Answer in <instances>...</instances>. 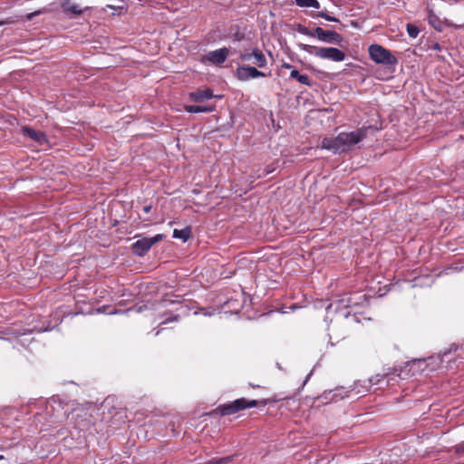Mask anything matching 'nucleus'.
Returning a JSON list of instances; mask_svg holds the SVG:
<instances>
[{"mask_svg": "<svg viewBox=\"0 0 464 464\" xmlns=\"http://www.w3.org/2000/svg\"><path fill=\"white\" fill-rule=\"evenodd\" d=\"M368 128H360L350 132H341L343 153L348 152L354 145L362 141L367 135Z\"/></svg>", "mask_w": 464, "mask_h": 464, "instance_id": "6", "label": "nucleus"}, {"mask_svg": "<svg viewBox=\"0 0 464 464\" xmlns=\"http://www.w3.org/2000/svg\"><path fill=\"white\" fill-rule=\"evenodd\" d=\"M428 365L425 359H414L407 363V366H410V371L412 372V375L426 372Z\"/></svg>", "mask_w": 464, "mask_h": 464, "instance_id": "17", "label": "nucleus"}, {"mask_svg": "<svg viewBox=\"0 0 464 464\" xmlns=\"http://www.w3.org/2000/svg\"><path fill=\"white\" fill-rule=\"evenodd\" d=\"M290 77L292 79H295L297 82L306 86H311L313 83L307 74H301L296 69H293L291 71Z\"/></svg>", "mask_w": 464, "mask_h": 464, "instance_id": "20", "label": "nucleus"}, {"mask_svg": "<svg viewBox=\"0 0 464 464\" xmlns=\"http://www.w3.org/2000/svg\"><path fill=\"white\" fill-rule=\"evenodd\" d=\"M311 16L312 17H322V18H324L326 21H329V22H339V20L336 17L331 16V15H329L328 14H326L324 11H321V12H319L317 14H312Z\"/></svg>", "mask_w": 464, "mask_h": 464, "instance_id": "26", "label": "nucleus"}, {"mask_svg": "<svg viewBox=\"0 0 464 464\" xmlns=\"http://www.w3.org/2000/svg\"><path fill=\"white\" fill-rule=\"evenodd\" d=\"M239 57L243 62L251 63L259 68H264L266 65V58L258 48H254L251 51H244L240 53Z\"/></svg>", "mask_w": 464, "mask_h": 464, "instance_id": "9", "label": "nucleus"}, {"mask_svg": "<svg viewBox=\"0 0 464 464\" xmlns=\"http://www.w3.org/2000/svg\"><path fill=\"white\" fill-rule=\"evenodd\" d=\"M191 236V228L189 227H186L182 229H174L173 230V237L177 239L182 240V242H187Z\"/></svg>", "mask_w": 464, "mask_h": 464, "instance_id": "21", "label": "nucleus"}, {"mask_svg": "<svg viewBox=\"0 0 464 464\" xmlns=\"http://www.w3.org/2000/svg\"><path fill=\"white\" fill-rule=\"evenodd\" d=\"M316 56L334 62H342L345 59V53L335 47H320L316 53Z\"/></svg>", "mask_w": 464, "mask_h": 464, "instance_id": "10", "label": "nucleus"}, {"mask_svg": "<svg viewBox=\"0 0 464 464\" xmlns=\"http://www.w3.org/2000/svg\"><path fill=\"white\" fill-rule=\"evenodd\" d=\"M215 110V106L186 105L185 111L189 113H208Z\"/></svg>", "mask_w": 464, "mask_h": 464, "instance_id": "19", "label": "nucleus"}, {"mask_svg": "<svg viewBox=\"0 0 464 464\" xmlns=\"http://www.w3.org/2000/svg\"><path fill=\"white\" fill-rule=\"evenodd\" d=\"M163 236L157 234L152 237H142L135 241L131 246V250L137 256H144L153 245L160 242Z\"/></svg>", "mask_w": 464, "mask_h": 464, "instance_id": "7", "label": "nucleus"}, {"mask_svg": "<svg viewBox=\"0 0 464 464\" xmlns=\"http://www.w3.org/2000/svg\"><path fill=\"white\" fill-rule=\"evenodd\" d=\"M427 20L429 24L432 26L436 31L441 32L443 30L444 24L442 20L434 13L432 9L428 10Z\"/></svg>", "mask_w": 464, "mask_h": 464, "instance_id": "18", "label": "nucleus"}, {"mask_svg": "<svg viewBox=\"0 0 464 464\" xmlns=\"http://www.w3.org/2000/svg\"><path fill=\"white\" fill-rule=\"evenodd\" d=\"M282 67H283V68H285V69H291V71H292L293 69H295V68H294L290 63H283Z\"/></svg>", "mask_w": 464, "mask_h": 464, "instance_id": "32", "label": "nucleus"}, {"mask_svg": "<svg viewBox=\"0 0 464 464\" xmlns=\"http://www.w3.org/2000/svg\"><path fill=\"white\" fill-rule=\"evenodd\" d=\"M295 3L299 7H314L316 9L320 8L318 0H295Z\"/></svg>", "mask_w": 464, "mask_h": 464, "instance_id": "23", "label": "nucleus"}, {"mask_svg": "<svg viewBox=\"0 0 464 464\" xmlns=\"http://www.w3.org/2000/svg\"><path fill=\"white\" fill-rule=\"evenodd\" d=\"M150 210H151V205H148L143 208L144 213H149Z\"/></svg>", "mask_w": 464, "mask_h": 464, "instance_id": "33", "label": "nucleus"}, {"mask_svg": "<svg viewBox=\"0 0 464 464\" xmlns=\"http://www.w3.org/2000/svg\"><path fill=\"white\" fill-rule=\"evenodd\" d=\"M451 353L456 354V358L464 361V345L450 344L449 349L445 350L442 354L437 356H430L425 359L428 367L426 372H433L440 368L444 362L450 363L452 361Z\"/></svg>", "mask_w": 464, "mask_h": 464, "instance_id": "1", "label": "nucleus"}, {"mask_svg": "<svg viewBox=\"0 0 464 464\" xmlns=\"http://www.w3.org/2000/svg\"><path fill=\"white\" fill-rule=\"evenodd\" d=\"M34 15V14H31L28 16V19H32Z\"/></svg>", "mask_w": 464, "mask_h": 464, "instance_id": "39", "label": "nucleus"}, {"mask_svg": "<svg viewBox=\"0 0 464 464\" xmlns=\"http://www.w3.org/2000/svg\"><path fill=\"white\" fill-rule=\"evenodd\" d=\"M169 302V301L168 299H162V300L160 301V304H161L162 306H166V305H167V304H168Z\"/></svg>", "mask_w": 464, "mask_h": 464, "instance_id": "35", "label": "nucleus"}, {"mask_svg": "<svg viewBox=\"0 0 464 464\" xmlns=\"http://www.w3.org/2000/svg\"><path fill=\"white\" fill-rule=\"evenodd\" d=\"M160 330H158L155 334V335H158L160 334Z\"/></svg>", "mask_w": 464, "mask_h": 464, "instance_id": "41", "label": "nucleus"}, {"mask_svg": "<svg viewBox=\"0 0 464 464\" xmlns=\"http://www.w3.org/2000/svg\"><path fill=\"white\" fill-rule=\"evenodd\" d=\"M48 330H49L48 328H44V329H42V328H41L39 331H40V332H46V331H48Z\"/></svg>", "mask_w": 464, "mask_h": 464, "instance_id": "38", "label": "nucleus"}, {"mask_svg": "<svg viewBox=\"0 0 464 464\" xmlns=\"http://www.w3.org/2000/svg\"><path fill=\"white\" fill-rule=\"evenodd\" d=\"M296 30L299 34L309 36V37H316L319 41L327 43V44H340L343 41L342 36L332 30H324L322 27H315L314 30H310L306 26L299 24L296 26Z\"/></svg>", "mask_w": 464, "mask_h": 464, "instance_id": "3", "label": "nucleus"}, {"mask_svg": "<svg viewBox=\"0 0 464 464\" xmlns=\"http://www.w3.org/2000/svg\"><path fill=\"white\" fill-rule=\"evenodd\" d=\"M273 170H274L273 169L266 167L264 170L263 176H266V175L270 174L271 172H273Z\"/></svg>", "mask_w": 464, "mask_h": 464, "instance_id": "30", "label": "nucleus"}, {"mask_svg": "<svg viewBox=\"0 0 464 464\" xmlns=\"http://www.w3.org/2000/svg\"><path fill=\"white\" fill-rule=\"evenodd\" d=\"M370 58L378 64L395 66L398 59L386 48L380 44H372L368 49Z\"/></svg>", "mask_w": 464, "mask_h": 464, "instance_id": "4", "label": "nucleus"}, {"mask_svg": "<svg viewBox=\"0 0 464 464\" xmlns=\"http://www.w3.org/2000/svg\"><path fill=\"white\" fill-rule=\"evenodd\" d=\"M390 374H376L374 376H372V378H370L367 382H368V385H367V388H370L372 387V385H377L381 382L382 380H383L385 377L388 378L387 380V384L390 383V381L391 380H393V378H391L389 377Z\"/></svg>", "mask_w": 464, "mask_h": 464, "instance_id": "22", "label": "nucleus"}, {"mask_svg": "<svg viewBox=\"0 0 464 464\" xmlns=\"http://www.w3.org/2000/svg\"><path fill=\"white\" fill-rule=\"evenodd\" d=\"M163 316H164V319L160 322V324H166L168 323L175 322V321L179 320V316L178 315H173V314H164Z\"/></svg>", "mask_w": 464, "mask_h": 464, "instance_id": "28", "label": "nucleus"}, {"mask_svg": "<svg viewBox=\"0 0 464 464\" xmlns=\"http://www.w3.org/2000/svg\"><path fill=\"white\" fill-rule=\"evenodd\" d=\"M312 375V372L310 373L307 374L305 380L303 382V386H304L306 384V382H308L309 378L311 377Z\"/></svg>", "mask_w": 464, "mask_h": 464, "instance_id": "34", "label": "nucleus"}, {"mask_svg": "<svg viewBox=\"0 0 464 464\" xmlns=\"http://www.w3.org/2000/svg\"><path fill=\"white\" fill-rule=\"evenodd\" d=\"M362 299H364L363 295H344L342 298L328 304L326 311L329 312L334 308L337 317L348 319L352 313L348 309L359 304Z\"/></svg>", "mask_w": 464, "mask_h": 464, "instance_id": "2", "label": "nucleus"}, {"mask_svg": "<svg viewBox=\"0 0 464 464\" xmlns=\"http://www.w3.org/2000/svg\"><path fill=\"white\" fill-rule=\"evenodd\" d=\"M21 131L24 136L30 138L40 145H44L48 142L47 136L44 131L36 130L27 126L23 127Z\"/></svg>", "mask_w": 464, "mask_h": 464, "instance_id": "13", "label": "nucleus"}, {"mask_svg": "<svg viewBox=\"0 0 464 464\" xmlns=\"http://www.w3.org/2000/svg\"><path fill=\"white\" fill-rule=\"evenodd\" d=\"M201 313L205 315V316H211L213 314L208 312L207 309H201Z\"/></svg>", "mask_w": 464, "mask_h": 464, "instance_id": "31", "label": "nucleus"}, {"mask_svg": "<svg viewBox=\"0 0 464 464\" xmlns=\"http://www.w3.org/2000/svg\"><path fill=\"white\" fill-rule=\"evenodd\" d=\"M298 47L300 50H302L309 54L315 55V56H316V53L320 49V47H316V46L305 44H298Z\"/></svg>", "mask_w": 464, "mask_h": 464, "instance_id": "24", "label": "nucleus"}, {"mask_svg": "<svg viewBox=\"0 0 464 464\" xmlns=\"http://www.w3.org/2000/svg\"><path fill=\"white\" fill-rule=\"evenodd\" d=\"M4 459V456L3 455H0V460Z\"/></svg>", "mask_w": 464, "mask_h": 464, "instance_id": "42", "label": "nucleus"}, {"mask_svg": "<svg viewBox=\"0 0 464 464\" xmlns=\"http://www.w3.org/2000/svg\"><path fill=\"white\" fill-rule=\"evenodd\" d=\"M189 97L194 102H201L212 99L214 97V94L210 89H205L190 92Z\"/></svg>", "mask_w": 464, "mask_h": 464, "instance_id": "16", "label": "nucleus"}, {"mask_svg": "<svg viewBox=\"0 0 464 464\" xmlns=\"http://www.w3.org/2000/svg\"><path fill=\"white\" fill-rule=\"evenodd\" d=\"M231 460V457H225V458H214L208 461H206L203 464H224L227 463Z\"/></svg>", "mask_w": 464, "mask_h": 464, "instance_id": "27", "label": "nucleus"}, {"mask_svg": "<svg viewBox=\"0 0 464 464\" xmlns=\"http://www.w3.org/2000/svg\"><path fill=\"white\" fill-rule=\"evenodd\" d=\"M322 148L334 154L343 153L341 132L336 137L324 138L322 140Z\"/></svg>", "mask_w": 464, "mask_h": 464, "instance_id": "11", "label": "nucleus"}, {"mask_svg": "<svg viewBox=\"0 0 464 464\" xmlns=\"http://www.w3.org/2000/svg\"><path fill=\"white\" fill-rule=\"evenodd\" d=\"M414 281H415V282H417V281H418V278H415V280H414ZM419 285L418 283H415L413 285Z\"/></svg>", "mask_w": 464, "mask_h": 464, "instance_id": "40", "label": "nucleus"}, {"mask_svg": "<svg viewBox=\"0 0 464 464\" xmlns=\"http://www.w3.org/2000/svg\"><path fill=\"white\" fill-rule=\"evenodd\" d=\"M353 318L355 322H359L358 319H357V316L355 315V314H353Z\"/></svg>", "mask_w": 464, "mask_h": 464, "instance_id": "37", "label": "nucleus"}, {"mask_svg": "<svg viewBox=\"0 0 464 464\" xmlns=\"http://www.w3.org/2000/svg\"><path fill=\"white\" fill-rule=\"evenodd\" d=\"M433 49L440 51V44H435L434 46H433Z\"/></svg>", "mask_w": 464, "mask_h": 464, "instance_id": "36", "label": "nucleus"}, {"mask_svg": "<svg viewBox=\"0 0 464 464\" xmlns=\"http://www.w3.org/2000/svg\"><path fill=\"white\" fill-rule=\"evenodd\" d=\"M455 452L458 454L464 452V442H461L455 446Z\"/></svg>", "mask_w": 464, "mask_h": 464, "instance_id": "29", "label": "nucleus"}, {"mask_svg": "<svg viewBox=\"0 0 464 464\" xmlns=\"http://www.w3.org/2000/svg\"><path fill=\"white\" fill-rule=\"evenodd\" d=\"M229 54V50L226 47L209 52L206 58L212 63H223Z\"/></svg>", "mask_w": 464, "mask_h": 464, "instance_id": "15", "label": "nucleus"}, {"mask_svg": "<svg viewBox=\"0 0 464 464\" xmlns=\"http://www.w3.org/2000/svg\"><path fill=\"white\" fill-rule=\"evenodd\" d=\"M257 405L258 401L256 400L247 401L245 398H240L231 402L219 405L217 410L222 416H227L235 414L246 408L256 407Z\"/></svg>", "mask_w": 464, "mask_h": 464, "instance_id": "5", "label": "nucleus"}, {"mask_svg": "<svg viewBox=\"0 0 464 464\" xmlns=\"http://www.w3.org/2000/svg\"><path fill=\"white\" fill-rule=\"evenodd\" d=\"M237 78L241 81L265 77L266 74L253 66H238L237 70Z\"/></svg>", "mask_w": 464, "mask_h": 464, "instance_id": "12", "label": "nucleus"}, {"mask_svg": "<svg viewBox=\"0 0 464 464\" xmlns=\"http://www.w3.org/2000/svg\"><path fill=\"white\" fill-rule=\"evenodd\" d=\"M406 29L410 37L416 38L419 35L420 30L417 25L413 24H407Z\"/></svg>", "mask_w": 464, "mask_h": 464, "instance_id": "25", "label": "nucleus"}, {"mask_svg": "<svg viewBox=\"0 0 464 464\" xmlns=\"http://www.w3.org/2000/svg\"><path fill=\"white\" fill-rule=\"evenodd\" d=\"M49 408H52L56 422H63L68 420L70 413H73L74 411L72 405L68 403L63 405L61 401L56 402L55 401H53V404L49 402L47 409Z\"/></svg>", "mask_w": 464, "mask_h": 464, "instance_id": "8", "label": "nucleus"}, {"mask_svg": "<svg viewBox=\"0 0 464 464\" xmlns=\"http://www.w3.org/2000/svg\"><path fill=\"white\" fill-rule=\"evenodd\" d=\"M60 6L63 12L70 16H77L82 14V9L80 5L72 3L71 0H60Z\"/></svg>", "mask_w": 464, "mask_h": 464, "instance_id": "14", "label": "nucleus"}]
</instances>
